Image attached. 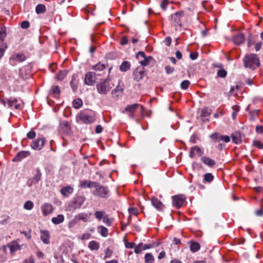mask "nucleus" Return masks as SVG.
Masks as SVG:
<instances>
[{"mask_svg": "<svg viewBox=\"0 0 263 263\" xmlns=\"http://www.w3.org/2000/svg\"><path fill=\"white\" fill-rule=\"evenodd\" d=\"M100 81L97 83L96 88L97 92L101 95H107L114 86L108 79H99Z\"/></svg>", "mask_w": 263, "mask_h": 263, "instance_id": "obj_1", "label": "nucleus"}, {"mask_svg": "<svg viewBox=\"0 0 263 263\" xmlns=\"http://www.w3.org/2000/svg\"><path fill=\"white\" fill-rule=\"evenodd\" d=\"M243 62L245 67L255 69L260 65V61L257 54L251 53L246 55Z\"/></svg>", "mask_w": 263, "mask_h": 263, "instance_id": "obj_2", "label": "nucleus"}, {"mask_svg": "<svg viewBox=\"0 0 263 263\" xmlns=\"http://www.w3.org/2000/svg\"><path fill=\"white\" fill-rule=\"evenodd\" d=\"M95 190L93 192V195L101 198H106L109 196V191L107 187L101 185L98 182L94 186Z\"/></svg>", "mask_w": 263, "mask_h": 263, "instance_id": "obj_3", "label": "nucleus"}, {"mask_svg": "<svg viewBox=\"0 0 263 263\" xmlns=\"http://www.w3.org/2000/svg\"><path fill=\"white\" fill-rule=\"evenodd\" d=\"M100 76V73L96 72H88L85 74L84 83L87 85L92 86L99 79L98 77Z\"/></svg>", "mask_w": 263, "mask_h": 263, "instance_id": "obj_4", "label": "nucleus"}, {"mask_svg": "<svg viewBox=\"0 0 263 263\" xmlns=\"http://www.w3.org/2000/svg\"><path fill=\"white\" fill-rule=\"evenodd\" d=\"M184 12L182 11L177 12L176 13L171 15V22L174 26L178 25L182 27L181 18L184 16Z\"/></svg>", "mask_w": 263, "mask_h": 263, "instance_id": "obj_5", "label": "nucleus"}, {"mask_svg": "<svg viewBox=\"0 0 263 263\" xmlns=\"http://www.w3.org/2000/svg\"><path fill=\"white\" fill-rule=\"evenodd\" d=\"M78 117L85 124H90L95 121L94 116H90L84 111L80 112Z\"/></svg>", "mask_w": 263, "mask_h": 263, "instance_id": "obj_6", "label": "nucleus"}, {"mask_svg": "<svg viewBox=\"0 0 263 263\" xmlns=\"http://www.w3.org/2000/svg\"><path fill=\"white\" fill-rule=\"evenodd\" d=\"M145 74L144 68L143 66H138L133 72L134 80L139 82L144 77Z\"/></svg>", "mask_w": 263, "mask_h": 263, "instance_id": "obj_7", "label": "nucleus"}, {"mask_svg": "<svg viewBox=\"0 0 263 263\" xmlns=\"http://www.w3.org/2000/svg\"><path fill=\"white\" fill-rule=\"evenodd\" d=\"M42 176V173L39 168H37L36 170V174L35 175L29 178L27 181V185L28 186H31L33 184H37L39 181L41 180Z\"/></svg>", "mask_w": 263, "mask_h": 263, "instance_id": "obj_8", "label": "nucleus"}, {"mask_svg": "<svg viewBox=\"0 0 263 263\" xmlns=\"http://www.w3.org/2000/svg\"><path fill=\"white\" fill-rule=\"evenodd\" d=\"M173 205L177 208H181L185 200V197L183 195H178L172 197Z\"/></svg>", "mask_w": 263, "mask_h": 263, "instance_id": "obj_9", "label": "nucleus"}, {"mask_svg": "<svg viewBox=\"0 0 263 263\" xmlns=\"http://www.w3.org/2000/svg\"><path fill=\"white\" fill-rule=\"evenodd\" d=\"M231 138L233 142L238 144L242 142V139L244 138L245 135L239 132H235L232 134Z\"/></svg>", "mask_w": 263, "mask_h": 263, "instance_id": "obj_10", "label": "nucleus"}, {"mask_svg": "<svg viewBox=\"0 0 263 263\" xmlns=\"http://www.w3.org/2000/svg\"><path fill=\"white\" fill-rule=\"evenodd\" d=\"M45 139L39 138L32 142L31 147L34 150H40L45 144Z\"/></svg>", "mask_w": 263, "mask_h": 263, "instance_id": "obj_11", "label": "nucleus"}, {"mask_svg": "<svg viewBox=\"0 0 263 263\" xmlns=\"http://www.w3.org/2000/svg\"><path fill=\"white\" fill-rule=\"evenodd\" d=\"M54 210L53 206L50 203H44L41 206V210L44 216L51 214Z\"/></svg>", "mask_w": 263, "mask_h": 263, "instance_id": "obj_12", "label": "nucleus"}, {"mask_svg": "<svg viewBox=\"0 0 263 263\" xmlns=\"http://www.w3.org/2000/svg\"><path fill=\"white\" fill-rule=\"evenodd\" d=\"M95 184H97V182L83 180L80 181L79 186L82 189L91 188L94 187Z\"/></svg>", "mask_w": 263, "mask_h": 263, "instance_id": "obj_13", "label": "nucleus"}, {"mask_svg": "<svg viewBox=\"0 0 263 263\" xmlns=\"http://www.w3.org/2000/svg\"><path fill=\"white\" fill-rule=\"evenodd\" d=\"M60 129L65 133L70 134L71 132L70 124L68 121H63L60 124Z\"/></svg>", "mask_w": 263, "mask_h": 263, "instance_id": "obj_14", "label": "nucleus"}, {"mask_svg": "<svg viewBox=\"0 0 263 263\" xmlns=\"http://www.w3.org/2000/svg\"><path fill=\"white\" fill-rule=\"evenodd\" d=\"M121 83H122L121 81H119L118 86L112 91L111 93L113 96L118 97L122 94L124 90V87L123 85H120Z\"/></svg>", "mask_w": 263, "mask_h": 263, "instance_id": "obj_15", "label": "nucleus"}, {"mask_svg": "<svg viewBox=\"0 0 263 263\" xmlns=\"http://www.w3.org/2000/svg\"><path fill=\"white\" fill-rule=\"evenodd\" d=\"M30 155L29 151H21L17 154L15 157L13 159V161H20L23 158H25Z\"/></svg>", "mask_w": 263, "mask_h": 263, "instance_id": "obj_16", "label": "nucleus"}, {"mask_svg": "<svg viewBox=\"0 0 263 263\" xmlns=\"http://www.w3.org/2000/svg\"><path fill=\"white\" fill-rule=\"evenodd\" d=\"M152 205L158 210L161 211L163 210L164 205L156 197H153L151 199Z\"/></svg>", "mask_w": 263, "mask_h": 263, "instance_id": "obj_17", "label": "nucleus"}, {"mask_svg": "<svg viewBox=\"0 0 263 263\" xmlns=\"http://www.w3.org/2000/svg\"><path fill=\"white\" fill-rule=\"evenodd\" d=\"M212 114L211 109L208 108H204L201 111L200 116L202 117L203 122H207L209 121L208 117Z\"/></svg>", "mask_w": 263, "mask_h": 263, "instance_id": "obj_18", "label": "nucleus"}, {"mask_svg": "<svg viewBox=\"0 0 263 263\" xmlns=\"http://www.w3.org/2000/svg\"><path fill=\"white\" fill-rule=\"evenodd\" d=\"M196 154H198L199 156H201L203 154L201 148L198 146H195L191 148L189 156L191 158H193Z\"/></svg>", "mask_w": 263, "mask_h": 263, "instance_id": "obj_19", "label": "nucleus"}, {"mask_svg": "<svg viewBox=\"0 0 263 263\" xmlns=\"http://www.w3.org/2000/svg\"><path fill=\"white\" fill-rule=\"evenodd\" d=\"M201 161L206 165L213 167L215 165V161L206 156H202L201 158Z\"/></svg>", "mask_w": 263, "mask_h": 263, "instance_id": "obj_20", "label": "nucleus"}, {"mask_svg": "<svg viewBox=\"0 0 263 263\" xmlns=\"http://www.w3.org/2000/svg\"><path fill=\"white\" fill-rule=\"evenodd\" d=\"M49 232L48 230L41 231V239L45 244L49 243Z\"/></svg>", "mask_w": 263, "mask_h": 263, "instance_id": "obj_21", "label": "nucleus"}, {"mask_svg": "<svg viewBox=\"0 0 263 263\" xmlns=\"http://www.w3.org/2000/svg\"><path fill=\"white\" fill-rule=\"evenodd\" d=\"M245 36L242 33H239L233 37V42L236 45H240L243 42Z\"/></svg>", "mask_w": 263, "mask_h": 263, "instance_id": "obj_22", "label": "nucleus"}, {"mask_svg": "<svg viewBox=\"0 0 263 263\" xmlns=\"http://www.w3.org/2000/svg\"><path fill=\"white\" fill-rule=\"evenodd\" d=\"M26 56L22 53H17L13 54L10 58V60H13L16 62H21L26 60Z\"/></svg>", "mask_w": 263, "mask_h": 263, "instance_id": "obj_23", "label": "nucleus"}, {"mask_svg": "<svg viewBox=\"0 0 263 263\" xmlns=\"http://www.w3.org/2000/svg\"><path fill=\"white\" fill-rule=\"evenodd\" d=\"M161 141V140L160 139V138L153 136L149 139L148 144L149 147H154L160 143Z\"/></svg>", "mask_w": 263, "mask_h": 263, "instance_id": "obj_24", "label": "nucleus"}, {"mask_svg": "<svg viewBox=\"0 0 263 263\" xmlns=\"http://www.w3.org/2000/svg\"><path fill=\"white\" fill-rule=\"evenodd\" d=\"M73 191V189L70 186H65L61 189V193L64 196H68L69 194L72 193Z\"/></svg>", "mask_w": 263, "mask_h": 263, "instance_id": "obj_25", "label": "nucleus"}, {"mask_svg": "<svg viewBox=\"0 0 263 263\" xmlns=\"http://www.w3.org/2000/svg\"><path fill=\"white\" fill-rule=\"evenodd\" d=\"M7 247L10 249L11 253H13L15 251L20 249V246L15 242H12L8 244Z\"/></svg>", "mask_w": 263, "mask_h": 263, "instance_id": "obj_26", "label": "nucleus"}, {"mask_svg": "<svg viewBox=\"0 0 263 263\" xmlns=\"http://www.w3.org/2000/svg\"><path fill=\"white\" fill-rule=\"evenodd\" d=\"M130 67L131 65L130 62L127 61H124L120 66V70L122 72H126L127 70L130 69Z\"/></svg>", "mask_w": 263, "mask_h": 263, "instance_id": "obj_27", "label": "nucleus"}, {"mask_svg": "<svg viewBox=\"0 0 263 263\" xmlns=\"http://www.w3.org/2000/svg\"><path fill=\"white\" fill-rule=\"evenodd\" d=\"M64 220V217L62 214H59L57 217H53L51 219V221L55 224H59Z\"/></svg>", "mask_w": 263, "mask_h": 263, "instance_id": "obj_28", "label": "nucleus"}, {"mask_svg": "<svg viewBox=\"0 0 263 263\" xmlns=\"http://www.w3.org/2000/svg\"><path fill=\"white\" fill-rule=\"evenodd\" d=\"M2 101L4 104L7 102L8 107H12L14 104L17 103V99L15 98H10L9 99H6V102L5 100H2Z\"/></svg>", "mask_w": 263, "mask_h": 263, "instance_id": "obj_29", "label": "nucleus"}, {"mask_svg": "<svg viewBox=\"0 0 263 263\" xmlns=\"http://www.w3.org/2000/svg\"><path fill=\"white\" fill-rule=\"evenodd\" d=\"M6 29L5 27H1V30H0V45H2V44H6L5 43H4L5 39L6 37L7 34H6Z\"/></svg>", "mask_w": 263, "mask_h": 263, "instance_id": "obj_30", "label": "nucleus"}, {"mask_svg": "<svg viewBox=\"0 0 263 263\" xmlns=\"http://www.w3.org/2000/svg\"><path fill=\"white\" fill-rule=\"evenodd\" d=\"M138 106V104H134L132 105H127L125 108V111H128L131 114H133L136 110Z\"/></svg>", "mask_w": 263, "mask_h": 263, "instance_id": "obj_31", "label": "nucleus"}, {"mask_svg": "<svg viewBox=\"0 0 263 263\" xmlns=\"http://www.w3.org/2000/svg\"><path fill=\"white\" fill-rule=\"evenodd\" d=\"M190 250L192 252H196L198 251L200 248V245L199 243L196 242H190Z\"/></svg>", "mask_w": 263, "mask_h": 263, "instance_id": "obj_32", "label": "nucleus"}, {"mask_svg": "<svg viewBox=\"0 0 263 263\" xmlns=\"http://www.w3.org/2000/svg\"><path fill=\"white\" fill-rule=\"evenodd\" d=\"M106 214L104 211H97L94 214L96 218L99 221L103 219Z\"/></svg>", "mask_w": 263, "mask_h": 263, "instance_id": "obj_33", "label": "nucleus"}, {"mask_svg": "<svg viewBox=\"0 0 263 263\" xmlns=\"http://www.w3.org/2000/svg\"><path fill=\"white\" fill-rule=\"evenodd\" d=\"M99 243L96 241H91L88 243V247L91 250H97L99 248Z\"/></svg>", "mask_w": 263, "mask_h": 263, "instance_id": "obj_34", "label": "nucleus"}, {"mask_svg": "<svg viewBox=\"0 0 263 263\" xmlns=\"http://www.w3.org/2000/svg\"><path fill=\"white\" fill-rule=\"evenodd\" d=\"M50 91L53 95L54 97H58L61 92L60 87L58 85L53 86L51 89Z\"/></svg>", "mask_w": 263, "mask_h": 263, "instance_id": "obj_35", "label": "nucleus"}, {"mask_svg": "<svg viewBox=\"0 0 263 263\" xmlns=\"http://www.w3.org/2000/svg\"><path fill=\"white\" fill-rule=\"evenodd\" d=\"M46 10L45 6L43 4H39L35 8V12L37 14L44 13L46 12Z\"/></svg>", "mask_w": 263, "mask_h": 263, "instance_id": "obj_36", "label": "nucleus"}, {"mask_svg": "<svg viewBox=\"0 0 263 263\" xmlns=\"http://www.w3.org/2000/svg\"><path fill=\"white\" fill-rule=\"evenodd\" d=\"M214 179V176L211 173L205 174L203 176V182H211Z\"/></svg>", "mask_w": 263, "mask_h": 263, "instance_id": "obj_37", "label": "nucleus"}, {"mask_svg": "<svg viewBox=\"0 0 263 263\" xmlns=\"http://www.w3.org/2000/svg\"><path fill=\"white\" fill-rule=\"evenodd\" d=\"M67 74L66 70H63L59 71L57 75V79L60 81H62Z\"/></svg>", "mask_w": 263, "mask_h": 263, "instance_id": "obj_38", "label": "nucleus"}, {"mask_svg": "<svg viewBox=\"0 0 263 263\" xmlns=\"http://www.w3.org/2000/svg\"><path fill=\"white\" fill-rule=\"evenodd\" d=\"M72 104L74 108L79 109L82 106L83 102L81 99H77L73 101Z\"/></svg>", "mask_w": 263, "mask_h": 263, "instance_id": "obj_39", "label": "nucleus"}, {"mask_svg": "<svg viewBox=\"0 0 263 263\" xmlns=\"http://www.w3.org/2000/svg\"><path fill=\"white\" fill-rule=\"evenodd\" d=\"M106 67V65L98 63L93 66V69H94L95 71H102L105 69Z\"/></svg>", "mask_w": 263, "mask_h": 263, "instance_id": "obj_40", "label": "nucleus"}, {"mask_svg": "<svg viewBox=\"0 0 263 263\" xmlns=\"http://www.w3.org/2000/svg\"><path fill=\"white\" fill-rule=\"evenodd\" d=\"M98 229L100 230V234L103 237H107L108 235V229L104 226H99L98 228Z\"/></svg>", "mask_w": 263, "mask_h": 263, "instance_id": "obj_41", "label": "nucleus"}, {"mask_svg": "<svg viewBox=\"0 0 263 263\" xmlns=\"http://www.w3.org/2000/svg\"><path fill=\"white\" fill-rule=\"evenodd\" d=\"M144 259L146 263L154 261V257L151 253H146L145 255Z\"/></svg>", "mask_w": 263, "mask_h": 263, "instance_id": "obj_42", "label": "nucleus"}, {"mask_svg": "<svg viewBox=\"0 0 263 263\" xmlns=\"http://www.w3.org/2000/svg\"><path fill=\"white\" fill-rule=\"evenodd\" d=\"M152 59V57L149 56L148 58L145 57L144 59L140 61L141 66H147L149 63V60Z\"/></svg>", "mask_w": 263, "mask_h": 263, "instance_id": "obj_43", "label": "nucleus"}, {"mask_svg": "<svg viewBox=\"0 0 263 263\" xmlns=\"http://www.w3.org/2000/svg\"><path fill=\"white\" fill-rule=\"evenodd\" d=\"M33 207V203L31 201H26L24 204V209L30 210H31Z\"/></svg>", "mask_w": 263, "mask_h": 263, "instance_id": "obj_44", "label": "nucleus"}, {"mask_svg": "<svg viewBox=\"0 0 263 263\" xmlns=\"http://www.w3.org/2000/svg\"><path fill=\"white\" fill-rule=\"evenodd\" d=\"M217 74L218 77L224 78L227 76V72L226 70L221 69L217 71Z\"/></svg>", "mask_w": 263, "mask_h": 263, "instance_id": "obj_45", "label": "nucleus"}, {"mask_svg": "<svg viewBox=\"0 0 263 263\" xmlns=\"http://www.w3.org/2000/svg\"><path fill=\"white\" fill-rule=\"evenodd\" d=\"M103 222L107 226L109 227L112 224V220L109 217L108 215L106 214L103 219Z\"/></svg>", "mask_w": 263, "mask_h": 263, "instance_id": "obj_46", "label": "nucleus"}, {"mask_svg": "<svg viewBox=\"0 0 263 263\" xmlns=\"http://www.w3.org/2000/svg\"><path fill=\"white\" fill-rule=\"evenodd\" d=\"M142 247H143V243H142V242L139 243L137 246H136L135 247V249H134L135 252L136 254H139V253H141L142 252V251L144 250L142 249V248H143Z\"/></svg>", "mask_w": 263, "mask_h": 263, "instance_id": "obj_47", "label": "nucleus"}, {"mask_svg": "<svg viewBox=\"0 0 263 263\" xmlns=\"http://www.w3.org/2000/svg\"><path fill=\"white\" fill-rule=\"evenodd\" d=\"M190 84V82L188 80L183 81L180 84V87L182 89H186Z\"/></svg>", "mask_w": 263, "mask_h": 263, "instance_id": "obj_48", "label": "nucleus"}, {"mask_svg": "<svg viewBox=\"0 0 263 263\" xmlns=\"http://www.w3.org/2000/svg\"><path fill=\"white\" fill-rule=\"evenodd\" d=\"M253 146L257 147L259 149L263 148V143L258 140H254L253 142Z\"/></svg>", "mask_w": 263, "mask_h": 263, "instance_id": "obj_49", "label": "nucleus"}, {"mask_svg": "<svg viewBox=\"0 0 263 263\" xmlns=\"http://www.w3.org/2000/svg\"><path fill=\"white\" fill-rule=\"evenodd\" d=\"M7 48V46L6 44H2V45H0V59L3 56Z\"/></svg>", "mask_w": 263, "mask_h": 263, "instance_id": "obj_50", "label": "nucleus"}, {"mask_svg": "<svg viewBox=\"0 0 263 263\" xmlns=\"http://www.w3.org/2000/svg\"><path fill=\"white\" fill-rule=\"evenodd\" d=\"M76 218L79 220H83L85 222L87 220V215L86 214H79Z\"/></svg>", "mask_w": 263, "mask_h": 263, "instance_id": "obj_51", "label": "nucleus"}, {"mask_svg": "<svg viewBox=\"0 0 263 263\" xmlns=\"http://www.w3.org/2000/svg\"><path fill=\"white\" fill-rule=\"evenodd\" d=\"M259 110H254L253 111L250 112V119L251 120L253 121L255 119V117L258 116Z\"/></svg>", "mask_w": 263, "mask_h": 263, "instance_id": "obj_52", "label": "nucleus"}, {"mask_svg": "<svg viewBox=\"0 0 263 263\" xmlns=\"http://www.w3.org/2000/svg\"><path fill=\"white\" fill-rule=\"evenodd\" d=\"M74 76L73 75L70 83V85L73 91H75L78 88L77 84L74 82Z\"/></svg>", "mask_w": 263, "mask_h": 263, "instance_id": "obj_53", "label": "nucleus"}, {"mask_svg": "<svg viewBox=\"0 0 263 263\" xmlns=\"http://www.w3.org/2000/svg\"><path fill=\"white\" fill-rule=\"evenodd\" d=\"M165 70L167 74H171L174 71L175 69L173 67L167 65L165 67Z\"/></svg>", "mask_w": 263, "mask_h": 263, "instance_id": "obj_54", "label": "nucleus"}, {"mask_svg": "<svg viewBox=\"0 0 263 263\" xmlns=\"http://www.w3.org/2000/svg\"><path fill=\"white\" fill-rule=\"evenodd\" d=\"M128 212L130 214L137 215L138 214V209L136 208H130L128 209Z\"/></svg>", "mask_w": 263, "mask_h": 263, "instance_id": "obj_55", "label": "nucleus"}, {"mask_svg": "<svg viewBox=\"0 0 263 263\" xmlns=\"http://www.w3.org/2000/svg\"><path fill=\"white\" fill-rule=\"evenodd\" d=\"M221 135H219L218 133H214L213 134L210 136V137L214 139L215 141H220V136Z\"/></svg>", "mask_w": 263, "mask_h": 263, "instance_id": "obj_56", "label": "nucleus"}, {"mask_svg": "<svg viewBox=\"0 0 263 263\" xmlns=\"http://www.w3.org/2000/svg\"><path fill=\"white\" fill-rule=\"evenodd\" d=\"M220 140H221L225 142H228L230 141V139L229 136L226 135H221L220 136Z\"/></svg>", "mask_w": 263, "mask_h": 263, "instance_id": "obj_57", "label": "nucleus"}, {"mask_svg": "<svg viewBox=\"0 0 263 263\" xmlns=\"http://www.w3.org/2000/svg\"><path fill=\"white\" fill-rule=\"evenodd\" d=\"M35 135H36L35 132L34 131H32V130L30 131L27 134V137L30 139H33L35 137Z\"/></svg>", "mask_w": 263, "mask_h": 263, "instance_id": "obj_58", "label": "nucleus"}, {"mask_svg": "<svg viewBox=\"0 0 263 263\" xmlns=\"http://www.w3.org/2000/svg\"><path fill=\"white\" fill-rule=\"evenodd\" d=\"M168 3V0H163L160 4V6L162 9L165 10L166 9Z\"/></svg>", "mask_w": 263, "mask_h": 263, "instance_id": "obj_59", "label": "nucleus"}, {"mask_svg": "<svg viewBox=\"0 0 263 263\" xmlns=\"http://www.w3.org/2000/svg\"><path fill=\"white\" fill-rule=\"evenodd\" d=\"M112 253V252L111 250H110L109 249L107 248L105 252V257L104 258H109L110 257V256L111 255Z\"/></svg>", "mask_w": 263, "mask_h": 263, "instance_id": "obj_60", "label": "nucleus"}, {"mask_svg": "<svg viewBox=\"0 0 263 263\" xmlns=\"http://www.w3.org/2000/svg\"><path fill=\"white\" fill-rule=\"evenodd\" d=\"M198 53L196 52H191L190 54V58L192 60H195L197 59V58H198Z\"/></svg>", "mask_w": 263, "mask_h": 263, "instance_id": "obj_61", "label": "nucleus"}, {"mask_svg": "<svg viewBox=\"0 0 263 263\" xmlns=\"http://www.w3.org/2000/svg\"><path fill=\"white\" fill-rule=\"evenodd\" d=\"M125 247L126 248H130V249L134 248L135 249V247H136V244L134 242H128L125 243Z\"/></svg>", "mask_w": 263, "mask_h": 263, "instance_id": "obj_62", "label": "nucleus"}, {"mask_svg": "<svg viewBox=\"0 0 263 263\" xmlns=\"http://www.w3.org/2000/svg\"><path fill=\"white\" fill-rule=\"evenodd\" d=\"M29 25V23L28 21H23L21 24V27L23 29H27Z\"/></svg>", "mask_w": 263, "mask_h": 263, "instance_id": "obj_63", "label": "nucleus"}, {"mask_svg": "<svg viewBox=\"0 0 263 263\" xmlns=\"http://www.w3.org/2000/svg\"><path fill=\"white\" fill-rule=\"evenodd\" d=\"M255 130L257 133L263 134V126H256Z\"/></svg>", "mask_w": 263, "mask_h": 263, "instance_id": "obj_64", "label": "nucleus"}]
</instances>
